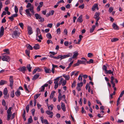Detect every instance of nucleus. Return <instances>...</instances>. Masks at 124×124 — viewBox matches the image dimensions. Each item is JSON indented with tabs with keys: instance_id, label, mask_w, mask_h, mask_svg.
Masks as SVG:
<instances>
[{
	"instance_id": "473e14b6",
	"label": "nucleus",
	"mask_w": 124,
	"mask_h": 124,
	"mask_svg": "<svg viewBox=\"0 0 124 124\" xmlns=\"http://www.w3.org/2000/svg\"><path fill=\"white\" fill-rule=\"evenodd\" d=\"M35 16L36 18V19L37 20L39 19L40 17L41 16L39 15L37 13L35 14Z\"/></svg>"
},
{
	"instance_id": "4468645a",
	"label": "nucleus",
	"mask_w": 124,
	"mask_h": 124,
	"mask_svg": "<svg viewBox=\"0 0 124 124\" xmlns=\"http://www.w3.org/2000/svg\"><path fill=\"white\" fill-rule=\"evenodd\" d=\"M65 98L66 96L65 95H64L62 96V94H61V96L60 98H59V95H58V101L60 102L62 99V100L63 99H65Z\"/></svg>"
},
{
	"instance_id": "6e6552de",
	"label": "nucleus",
	"mask_w": 124,
	"mask_h": 124,
	"mask_svg": "<svg viewBox=\"0 0 124 124\" xmlns=\"http://www.w3.org/2000/svg\"><path fill=\"white\" fill-rule=\"evenodd\" d=\"M20 71L22 72L23 73H25V71L26 70V67L25 66H23L22 67H21L18 69Z\"/></svg>"
},
{
	"instance_id": "e2e57ef3",
	"label": "nucleus",
	"mask_w": 124,
	"mask_h": 124,
	"mask_svg": "<svg viewBox=\"0 0 124 124\" xmlns=\"http://www.w3.org/2000/svg\"><path fill=\"white\" fill-rule=\"evenodd\" d=\"M66 8H70L71 7L70 5V4H67L65 6Z\"/></svg>"
},
{
	"instance_id": "4d7b16f0",
	"label": "nucleus",
	"mask_w": 124,
	"mask_h": 124,
	"mask_svg": "<svg viewBox=\"0 0 124 124\" xmlns=\"http://www.w3.org/2000/svg\"><path fill=\"white\" fill-rule=\"evenodd\" d=\"M110 79H111V83H113V82H114L113 81L115 79L114 78L113 76H112L111 77Z\"/></svg>"
},
{
	"instance_id": "c03bdc74",
	"label": "nucleus",
	"mask_w": 124,
	"mask_h": 124,
	"mask_svg": "<svg viewBox=\"0 0 124 124\" xmlns=\"http://www.w3.org/2000/svg\"><path fill=\"white\" fill-rule=\"evenodd\" d=\"M93 56L92 54L91 53H89L87 54V56L88 57L91 58V57Z\"/></svg>"
},
{
	"instance_id": "0e129e2a",
	"label": "nucleus",
	"mask_w": 124,
	"mask_h": 124,
	"mask_svg": "<svg viewBox=\"0 0 124 124\" xmlns=\"http://www.w3.org/2000/svg\"><path fill=\"white\" fill-rule=\"evenodd\" d=\"M37 34H40V30L39 28H37Z\"/></svg>"
},
{
	"instance_id": "c85d7f7f",
	"label": "nucleus",
	"mask_w": 124,
	"mask_h": 124,
	"mask_svg": "<svg viewBox=\"0 0 124 124\" xmlns=\"http://www.w3.org/2000/svg\"><path fill=\"white\" fill-rule=\"evenodd\" d=\"M105 73L108 74H112V75H114L113 71H112L111 70H109L108 71L107 70L106 72H105Z\"/></svg>"
},
{
	"instance_id": "13d9d810",
	"label": "nucleus",
	"mask_w": 124,
	"mask_h": 124,
	"mask_svg": "<svg viewBox=\"0 0 124 124\" xmlns=\"http://www.w3.org/2000/svg\"><path fill=\"white\" fill-rule=\"evenodd\" d=\"M79 65V63L78 62V60L77 62L74 65V67H75L77 66H78Z\"/></svg>"
},
{
	"instance_id": "6e6d98bb",
	"label": "nucleus",
	"mask_w": 124,
	"mask_h": 124,
	"mask_svg": "<svg viewBox=\"0 0 124 124\" xmlns=\"http://www.w3.org/2000/svg\"><path fill=\"white\" fill-rule=\"evenodd\" d=\"M113 10V8L112 7H110L109 9V12L110 13H111L112 12Z\"/></svg>"
},
{
	"instance_id": "39448f33",
	"label": "nucleus",
	"mask_w": 124,
	"mask_h": 124,
	"mask_svg": "<svg viewBox=\"0 0 124 124\" xmlns=\"http://www.w3.org/2000/svg\"><path fill=\"white\" fill-rule=\"evenodd\" d=\"M10 58L8 56H2V60L3 61L8 62L10 61Z\"/></svg>"
},
{
	"instance_id": "f8f14e48",
	"label": "nucleus",
	"mask_w": 124,
	"mask_h": 124,
	"mask_svg": "<svg viewBox=\"0 0 124 124\" xmlns=\"http://www.w3.org/2000/svg\"><path fill=\"white\" fill-rule=\"evenodd\" d=\"M73 55L72 56V58L74 59L77 57L78 55V53L77 51H75L73 53Z\"/></svg>"
},
{
	"instance_id": "5701e85b",
	"label": "nucleus",
	"mask_w": 124,
	"mask_h": 124,
	"mask_svg": "<svg viewBox=\"0 0 124 124\" xmlns=\"http://www.w3.org/2000/svg\"><path fill=\"white\" fill-rule=\"evenodd\" d=\"M26 68L28 69L29 72H31V71L32 67H31V65L30 64L26 66Z\"/></svg>"
},
{
	"instance_id": "8fccbe9b",
	"label": "nucleus",
	"mask_w": 124,
	"mask_h": 124,
	"mask_svg": "<svg viewBox=\"0 0 124 124\" xmlns=\"http://www.w3.org/2000/svg\"><path fill=\"white\" fill-rule=\"evenodd\" d=\"M19 25L21 28L23 29V24L22 23H20L19 24Z\"/></svg>"
},
{
	"instance_id": "a878e982",
	"label": "nucleus",
	"mask_w": 124,
	"mask_h": 124,
	"mask_svg": "<svg viewBox=\"0 0 124 124\" xmlns=\"http://www.w3.org/2000/svg\"><path fill=\"white\" fill-rule=\"evenodd\" d=\"M34 48L36 50L39 49V44H35L33 46Z\"/></svg>"
},
{
	"instance_id": "f03ea898",
	"label": "nucleus",
	"mask_w": 124,
	"mask_h": 124,
	"mask_svg": "<svg viewBox=\"0 0 124 124\" xmlns=\"http://www.w3.org/2000/svg\"><path fill=\"white\" fill-rule=\"evenodd\" d=\"M20 35V33L19 32L16 30H15L13 31L12 37L13 38L15 37L16 38H17Z\"/></svg>"
},
{
	"instance_id": "9b49d317",
	"label": "nucleus",
	"mask_w": 124,
	"mask_h": 124,
	"mask_svg": "<svg viewBox=\"0 0 124 124\" xmlns=\"http://www.w3.org/2000/svg\"><path fill=\"white\" fill-rule=\"evenodd\" d=\"M4 28L2 26L0 28V38L4 34Z\"/></svg>"
},
{
	"instance_id": "a18cd8bd",
	"label": "nucleus",
	"mask_w": 124,
	"mask_h": 124,
	"mask_svg": "<svg viewBox=\"0 0 124 124\" xmlns=\"http://www.w3.org/2000/svg\"><path fill=\"white\" fill-rule=\"evenodd\" d=\"M15 11L16 13H17L18 12V9L17 7V6H15Z\"/></svg>"
},
{
	"instance_id": "2eb2a0df",
	"label": "nucleus",
	"mask_w": 124,
	"mask_h": 124,
	"mask_svg": "<svg viewBox=\"0 0 124 124\" xmlns=\"http://www.w3.org/2000/svg\"><path fill=\"white\" fill-rule=\"evenodd\" d=\"M39 73L37 74L34 76L32 79L34 80H36L39 77Z\"/></svg>"
},
{
	"instance_id": "a19ab883",
	"label": "nucleus",
	"mask_w": 124,
	"mask_h": 124,
	"mask_svg": "<svg viewBox=\"0 0 124 124\" xmlns=\"http://www.w3.org/2000/svg\"><path fill=\"white\" fill-rule=\"evenodd\" d=\"M54 84H58V82L59 81V78H57L56 79H55L54 80Z\"/></svg>"
},
{
	"instance_id": "bb28decb",
	"label": "nucleus",
	"mask_w": 124,
	"mask_h": 124,
	"mask_svg": "<svg viewBox=\"0 0 124 124\" xmlns=\"http://www.w3.org/2000/svg\"><path fill=\"white\" fill-rule=\"evenodd\" d=\"M47 106H48V109L51 110H52L53 109V105L52 104L51 105H50L48 106V105H47Z\"/></svg>"
},
{
	"instance_id": "ddd939ff",
	"label": "nucleus",
	"mask_w": 124,
	"mask_h": 124,
	"mask_svg": "<svg viewBox=\"0 0 124 124\" xmlns=\"http://www.w3.org/2000/svg\"><path fill=\"white\" fill-rule=\"evenodd\" d=\"M44 69L46 73H50L51 72V70L50 69L47 68L45 67L44 68Z\"/></svg>"
},
{
	"instance_id": "49530a36",
	"label": "nucleus",
	"mask_w": 124,
	"mask_h": 124,
	"mask_svg": "<svg viewBox=\"0 0 124 124\" xmlns=\"http://www.w3.org/2000/svg\"><path fill=\"white\" fill-rule=\"evenodd\" d=\"M66 80H64L63 79V81L62 82V85L63 86H64L66 84Z\"/></svg>"
},
{
	"instance_id": "aec40b11",
	"label": "nucleus",
	"mask_w": 124,
	"mask_h": 124,
	"mask_svg": "<svg viewBox=\"0 0 124 124\" xmlns=\"http://www.w3.org/2000/svg\"><path fill=\"white\" fill-rule=\"evenodd\" d=\"M96 26L95 25H93L92 26V28L90 29V32L91 33H92L95 29Z\"/></svg>"
},
{
	"instance_id": "69168bd1",
	"label": "nucleus",
	"mask_w": 124,
	"mask_h": 124,
	"mask_svg": "<svg viewBox=\"0 0 124 124\" xmlns=\"http://www.w3.org/2000/svg\"><path fill=\"white\" fill-rule=\"evenodd\" d=\"M124 94V90L123 91H122L120 95V97H122L123 95Z\"/></svg>"
},
{
	"instance_id": "6ab92c4d",
	"label": "nucleus",
	"mask_w": 124,
	"mask_h": 124,
	"mask_svg": "<svg viewBox=\"0 0 124 124\" xmlns=\"http://www.w3.org/2000/svg\"><path fill=\"white\" fill-rule=\"evenodd\" d=\"M61 108L64 111L66 110V108L64 104L62 102L61 103Z\"/></svg>"
},
{
	"instance_id": "ea45409f",
	"label": "nucleus",
	"mask_w": 124,
	"mask_h": 124,
	"mask_svg": "<svg viewBox=\"0 0 124 124\" xmlns=\"http://www.w3.org/2000/svg\"><path fill=\"white\" fill-rule=\"evenodd\" d=\"M11 109H12V107H9V108L8 109L7 111V113H12V112H11Z\"/></svg>"
},
{
	"instance_id": "412c9836",
	"label": "nucleus",
	"mask_w": 124,
	"mask_h": 124,
	"mask_svg": "<svg viewBox=\"0 0 124 124\" xmlns=\"http://www.w3.org/2000/svg\"><path fill=\"white\" fill-rule=\"evenodd\" d=\"M7 82L3 80H1L0 81V85H2L4 84H6Z\"/></svg>"
},
{
	"instance_id": "2f4dec72",
	"label": "nucleus",
	"mask_w": 124,
	"mask_h": 124,
	"mask_svg": "<svg viewBox=\"0 0 124 124\" xmlns=\"http://www.w3.org/2000/svg\"><path fill=\"white\" fill-rule=\"evenodd\" d=\"M12 113H8L7 115V120H9L10 119V117L12 115Z\"/></svg>"
},
{
	"instance_id": "864d4df0",
	"label": "nucleus",
	"mask_w": 124,
	"mask_h": 124,
	"mask_svg": "<svg viewBox=\"0 0 124 124\" xmlns=\"http://www.w3.org/2000/svg\"><path fill=\"white\" fill-rule=\"evenodd\" d=\"M4 52H7L8 54H9V49H5L4 50Z\"/></svg>"
},
{
	"instance_id": "3c124183",
	"label": "nucleus",
	"mask_w": 124,
	"mask_h": 124,
	"mask_svg": "<svg viewBox=\"0 0 124 124\" xmlns=\"http://www.w3.org/2000/svg\"><path fill=\"white\" fill-rule=\"evenodd\" d=\"M46 42L48 44H49L50 43H51L52 44H53L52 41L51 40L49 39L47 40Z\"/></svg>"
},
{
	"instance_id": "f257e3e1",
	"label": "nucleus",
	"mask_w": 124,
	"mask_h": 124,
	"mask_svg": "<svg viewBox=\"0 0 124 124\" xmlns=\"http://www.w3.org/2000/svg\"><path fill=\"white\" fill-rule=\"evenodd\" d=\"M26 7L29 8L26 9L25 10L26 15L27 16L31 17L32 14L34 15L35 13L33 6L31 3H28L26 6Z\"/></svg>"
},
{
	"instance_id": "7ed1b4c3",
	"label": "nucleus",
	"mask_w": 124,
	"mask_h": 124,
	"mask_svg": "<svg viewBox=\"0 0 124 124\" xmlns=\"http://www.w3.org/2000/svg\"><path fill=\"white\" fill-rule=\"evenodd\" d=\"M8 93V90L7 88H5L3 91V94L4 95V97L5 99L8 98L9 97V96L7 95Z\"/></svg>"
},
{
	"instance_id": "393cba45",
	"label": "nucleus",
	"mask_w": 124,
	"mask_h": 124,
	"mask_svg": "<svg viewBox=\"0 0 124 124\" xmlns=\"http://www.w3.org/2000/svg\"><path fill=\"white\" fill-rule=\"evenodd\" d=\"M63 76L65 78L66 80H68L70 78V76L69 75H63Z\"/></svg>"
},
{
	"instance_id": "e433bc0d",
	"label": "nucleus",
	"mask_w": 124,
	"mask_h": 124,
	"mask_svg": "<svg viewBox=\"0 0 124 124\" xmlns=\"http://www.w3.org/2000/svg\"><path fill=\"white\" fill-rule=\"evenodd\" d=\"M46 113L48 115H50L51 114H53L52 112L51 111L49 110H47L46 111Z\"/></svg>"
},
{
	"instance_id": "20e7f679",
	"label": "nucleus",
	"mask_w": 124,
	"mask_h": 124,
	"mask_svg": "<svg viewBox=\"0 0 124 124\" xmlns=\"http://www.w3.org/2000/svg\"><path fill=\"white\" fill-rule=\"evenodd\" d=\"M72 55V54L71 53H69L67 54L64 55H61V59L65 58L71 56Z\"/></svg>"
},
{
	"instance_id": "423d86ee",
	"label": "nucleus",
	"mask_w": 124,
	"mask_h": 124,
	"mask_svg": "<svg viewBox=\"0 0 124 124\" xmlns=\"http://www.w3.org/2000/svg\"><path fill=\"white\" fill-rule=\"evenodd\" d=\"M36 40H37L38 41L40 42L41 41V40L42 39H43L41 35V34L39 35V34H36Z\"/></svg>"
},
{
	"instance_id": "f3484780",
	"label": "nucleus",
	"mask_w": 124,
	"mask_h": 124,
	"mask_svg": "<svg viewBox=\"0 0 124 124\" xmlns=\"http://www.w3.org/2000/svg\"><path fill=\"white\" fill-rule=\"evenodd\" d=\"M21 94L20 91L19 90H17L16 92L15 93L17 97L19 96Z\"/></svg>"
},
{
	"instance_id": "4be33fe9",
	"label": "nucleus",
	"mask_w": 124,
	"mask_h": 124,
	"mask_svg": "<svg viewBox=\"0 0 124 124\" xmlns=\"http://www.w3.org/2000/svg\"><path fill=\"white\" fill-rule=\"evenodd\" d=\"M32 116H30L29 118L28 119L27 124H30L32 122Z\"/></svg>"
},
{
	"instance_id": "cd10ccee",
	"label": "nucleus",
	"mask_w": 124,
	"mask_h": 124,
	"mask_svg": "<svg viewBox=\"0 0 124 124\" xmlns=\"http://www.w3.org/2000/svg\"><path fill=\"white\" fill-rule=\"evenodd\" d=\"M119 39L118 38H114L111 39V41L112 42H115L117 41Z\"/></svg>"
},
{
	"instance_id": "9d476101",
	"label": "nucleus",
	"mask_w": 124,
	"mask_h": 124,
	"mask_svg": "<svg viewBox=\"0 0 124 124\" xmlns=\"http://www.w3.org/2000/svg\"><path fill=\"white\" fill-rule=\"evenodd\" d=\"M100 13L99 12H96L94 16V18L96 19V20L98 18L100 19V18L99 17V16L100 15Z\"/></svg>"
},
{
	"instance_id": "c9c22d12",
	"label": "nucleus",
	"mask_w": 124,
	"mask_h": 124,
	"mask_svg": "<svg viewBox=\"0 0 124 124\" xmlns=\"http://www.w3.org/2000/svg\"><path fill=\"white\" fill-rule=\"evenodd\" d=\"M26 46L27 48L30 50H32L33 49L32 47L29 44L27 45Z\"/></svg>"
},
{
	"instance_id": "052dcab7",
	"label": "nucleus",
	"mask_w": 124,
	"mask_h": 124,
	"mask_svg": "<svg viewBox=\"0 0 124 124\" xmlns=\"http://www.w3.org/2000/svg\"><path fill=\"white\" fill-rule=\"evenodd\" d=\"M35 111V110L34 109H33L31 110V113L32 115L33 116H34V112Z\"/></svg>"
},
{
	"instance_id": "dca6fc26",
	"label": "nucleus",
	"mask_w": 124,
	"mask_h": 124,
	"mask_svg": "<svg viewBox=\"0 0 124 124\" xmlns=\"http://www.w3.org/2000/svg\"><path fill=\"white\" fill-rule=\"evenodd\" d=\"M112 26L115 29L118 30L119 29V28L117 25L114 23H113Z\"/></svg>"
},
{
	"instance_id": "c756f323",
	"label": "nucleus",
	"mask_w": 124,
	"mask_h": 124,
	"mask_svg": "<svg viewBox=\"0 0 124 124\" xmlns=\"http://www.w3.org/2000/svg\"><path fill=\"white\" fill-rule=\"evenodd\" d=\"M46 37L47 38L49 39H51L52 38V36L50 33H48L46 34Z\"/></svg>"
},
{
	"instance_id": "338daca9",
	"label": "nucleus",
	"mask_w": 124,
	"mask_h": 124,
	"mask_svg": "<svg viewBox=\"0 0 124 124\" xmlns=\"http://www.w3.org/2000/svg\"><path fill=\"white\" fill-rule=\"evenodd\" d=\"M83 85V84L82 82H81L79 83H78V86L79 87H81Z\"/></svg>"
},
{
	"instance_id": "de8ad7c7",
	"label": "nucleus",
	"mask_w": 124,
	"mask_h": 124,
	"mask_svg": "<svg viewBox=\"0 0 124 124\" xmlns=\"http://www.w3.org/2000/svg\"><path fill=\"white\" fill-rule=\"evenodd\" d=\"M54 10H52L50 11L49 13L50 15H53L54 14Z\"/></svg>"
},
{
	"instance_id": "4c0bfd02",
	"label": "nucleus",
	"mask_w": 124,
	"mask_h": 124,
	"mask_svg": "<svg viewBox=\"0 0 124 124\" xmlns=\"http://www.w3.org/2000/svg\"><path fill=\"white\" fill-rule=\"evenodd\" d=\"M79 63V64H85V61H82L80 60H78Z\"/></svg>"
},
{
	"instance_id": "bf43d9fd",
	"label": "nucleus",
	"mask_w": 124,
	"mask_h": 124,
	"mask_svg": "<svg viewBox=\"0 0 124 124\" xmlns=\"http://www.w3.org/2000/svg\"><path fill=\"white\" fill-rule=\"evenodd\" d=\"M36 69L37 71L38 72L41 71L42 70L40 68L38 67H37Z\"/></svg>"
},
{
	"instance_id": "72a5a7b5",
	"label": "nucleus",
	"mask_w": 124,
	"mask_h": 124,
	"mask_svg": "<svg viewBox=\"0 0 124 124\" xmlns=\"http://www.w3.org/2000/svg\"><path fill=\"white\" fill-rule=\"evenodd\" d=\"M83 76V75L82 74L79 76V77L78 78V79L80 81H82V77Z\"/></svg>"
},
{
	"instance_id": "b1692460",
	"label": "nucleus",
	"mask_w": 124,
	"mask_h": 124,
	"mask_svg": "<svg viewBox=\"0 0 124 124\" xmlns=\"http://www.w3.org/2000/svg\"><path fill=\"white\" fill-rule=\"evenodd\" d=\"M98 5L97 4H94L92 8V9L93 11H94L96 8H97Z\"/></svg>"
},
{
	"instance_id": "5fc2aeb1",
	"label": "nucleus",
	"mask_w": 124,
	"mask_h": 124,
	"mask_svg": "<svg viewBox=\"0 0 124 124\" xmlns=\"http://www.w3.org/2000/svg\"><path fill=\"white\" fill-rule=\"evenodd\" d=\"M63 81V78H61L60 80V81L59 82V85H61L62 83V82Z\"/></svg>"
},
{
	"instance_id": "37998d69",
	"label": "nucleus",
	"mask_w": 124,
	"mask_h": 124,
	"mask_svg": "<svg viewBox=\"0 0 124 124\" xmlns=\"http://www.w3.org/2000/svg\"><path fill=\"white\" fill-rule=\"evenodd\" d=\"M102 69H103V70H104L105 71V73L107 71V67L105 65H103V67Z\"/></svg>"
},
{
	"instance_id": "f704fd0d",
	"label": "nucleus",
	"mask_w": 124,
	"mask_h": 124,
	"mask_svg": "<svg viewBox=\"0 0 124 124\" xmlns=\"http://www.w3.org/2000/svg\"><path fill=\"white\" fill-rule=\"evenodd\" d=\"M93 59H90L88 61H86V63L87 64H91L93 63Z\"/></svg>"
},
{
	"instance_id": "7c9ffc66",
	"label": "nucleus",
	"mask_w": 124,
	"mask_h": 124,
	"mask_svg": "<svg viewBox=\"0 0 124 124\" xmlns=\"http://www.w3.org/2000/svg\"><path fill=\"white\" fill-rule=\"evenodd\" d=\"M30 51L29 50H26L25 51V54L28 55L29 57H30Z\"/></svg>"
},
{
	"instance_id": "603ef678",
	"label": "nucleus",
	"mask_w": 124,
	"mask_h": 124,
	"mask_svg": "<svg viewBox=\"0 0 124 124\" xmlns=\"http://www.w3.org/2000/svg\"><path fill=\"white\" fill-rule=\"evenodd\" d=\"M29 108V105H27L26 107V109L27 113L28 112Z\"/></svg>"
},
{
	"instance_id": "1a4fd4ad",
	"label": "nucleus",
	"mask_w": 124,
	"mask_h": 124,
	"mask_svg": "<svg viewBox=\"0 0 124 124\" xmlns=\"http://www.w3.org/2000/svg\"><path fill=\"white\" fill-rule=\"evenodd\" d=\"M28 34L30 35L33 33L32 28L30 26H28Z\"/></svg>"
},
{
	"instance_id": "09e8293b",
	"label": "nucleus",
	"mask_w": 124,
	"mask_h": 124,
	"mask_svg": "<svg viewBox=\"0 0 124 124\" xmlns=\"http://www.w3.org/2000/svg\"><path fill=\"white\" fill-rule=\"evenodd\" d=\"M2 105L3 106H5L6 105V103L4 100H3L2 102Z\"/></svg>"
},
{
	"instance_id": "58836bf2",
	"label": "nucleus",
	"mask_w": 124,
	"mask_h": 124,
	"mask_svg": "<svg viewBox=\"0 0 124 124\" xmlns=\"http://www.w3.org/2000/svg\"><path fill=\"white\" fill-rule=\"evenodd\" d=\"M55 92V91L52 92L50 95V98H53L54 95V93Z\"/></svg>"
},
{
	"instance_id": "774afa93",
	"label": "nucleus",
	"mask_w": 124,
	"mask_h": 124,
	"mask_svg": "<svg viewBox=\"0 0 124 124\" xmlns=\"http://www.w3.org/2000/svg\"><path fill=\"white\" fill-rule=\"evenodd\" d=\"M64 33L66 35H67L68 31L66 29H65L63 31Z\"/></svg>"
},
{
	"instance_id": "a211bd4d",
	"label": "nucleus",
	"mask_w": 124,
	"mask_h": 124,
	"mask_svg": "<svg viewBox=\"0 0 124 124\" xmlns=\"http://www.w3.org/2000/svg\"><path fill=\"white\" fill-rule=\"evenodd\" d=\"M82 15H80L78 17L77 20V21L81 23L83 21V20L82 19Z\"/></svg>"
},
{
	"instance_id": "680f3d73",
	"label": "nucleus",
	"mask_w": 124,
	"mask_h": 124,
	"mask_svg": "<svg viewBox=\"0 0 124 124\" xmlns=\"http://www.w3.org/2000/svg\"><path fill=\"white\" fill-rule=\"evenodd\" d=\"M76 83V81H74L73 82V83L72 84L71 87H75V84Z\"/></svg>"
},
{
	"instance_id": "79ce46f5",
	"label": "nucleus",
	"mask_w": 124,
	"mask_h": 124,
	"mask_svg": "<svg viewBox=\"0 0 124 124\" xmlns=\"http://www.w3.org/2000/svg\"><path fill=\"white\" fill-rule=\"evenodd\" d=\"M39 19H40L39 21L41 22H42L44 20V18L42 17L41 16L40 17Z\"/></svg>"
},
{
	"instance_id": "0eeeda50",
	"label": "nucleus",
	"mask_w": 124,
	"mask_h": 124,
	"mask_svg": "<svg viewBox=\"0 0 124 124\" xmlns=\"http://www.w3.org/2000/svg\"><path fill=\"white\" fill-rule=\"evenodd\" d=\"M9 81L10 82V86L12 89L14 83V81L12 76H10V77Z\"/></svg>"
}]
</instances>
